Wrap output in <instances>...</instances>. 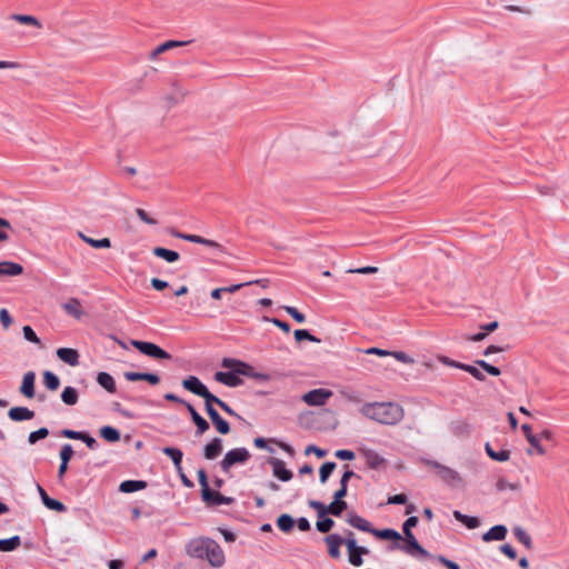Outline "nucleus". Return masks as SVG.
I'll use <instances>...</instances> for the list:
<instances>
[{
  "mask_svg": "<svg viewBox=\"0 0 569 569\" xmlns=\"http://www.w3.org/2000/svg\"><path fill=\"white\" fill-rule=\"evenodd\" d=\"M268 462L272 467L273 476L281 481H289L292 478V472L286 468V465L282 460L278 458H270Z\"/></svg>",
  "mask_w": 569,
  "mask_h": 569,
  "instance_id": "15",
  "label": "nucleus"
},
{
  "mask_svg": "<svg viewBox=\"0 0 569 569\" xmlns=\"http://www.w3.org/2000/svg\"><path fill=\"white\" fill-rule=\"evenodd\" d=\"M97 382L110 393H114L117 390L116 381L108 372H99L97 376Z\"/></svg>",
  "mask_w": 569,
  "mask_h": 569,
  "instance_id": "28",
  "label": "nucleus"
},
{
  "mask_svg": "<svg viewBox=\"0 0 569 569\" xmlns=\"http://www.w3.org/2000/svg\"><path fill=\"white\" fill-rule=\"evenodd\" d=\"M11 19L20 24L32 26L38 29L42 28V23L34 16L14 13L11 16Z\"/></svg>",
  "mask_w": 569,
  "mask_h": 569,
  "instance_id": "30",
  "label": "nucleus"
},
{
  "mask_svg": "<svg viewBox=\"0 0 569 569\" xmlns=\"http://www.w3.org/2000/svg\"><path fill=\"white\" fill-rule=\"evenodd\" d=\"M23 272V267L20 263L12 261L0 262V276H19Z\"/></svg>",
  "mask_w": 569,
  "mask_h": 569,
  "instance_id": "25",
  "label": "nucleus"
},
{
  "mask_svg": "<svg viewBox=\"0 0 569 569\" xmlns=\"http://www.w3.org/2000/svg\"><path fill=\"white\" fill-rule=\"evenodd\" d=\"M500 551L511 560H515L517 558V552L515 548L509 543L500 546Z\"/></svg>",
  "mask_w": 569,
  "mask_h": 569,
  "instance_id": "64",
  "label": "nucleus"
},
{
  "mask_svg": "<svg viewBox=\"0 0 569 569\" xmlns=\"http://www.w3.org/2000/svg\"><path fill=\"white\" fill-rule=\"evenodd\" d=\"M162 452L170 457L177 471L178 472H181V462H182V451L178 448H173V447H166L162 449Z\"/></svg>",
  "mask_w": 569,
  "mask_h": 569,
  "instance_id": "31",
  "label": "nucleus"
},
{
  "mask_svg": "<svg viewBox=\"0 0 569 569\" xmlns=\"http://www.w3.org/2000/svg\"><path fill=\"white\" fill-rule=\"evenodd\" d=\"M99 433L108 442H117L120 440L119 430L111 426L101 427Z\"/></svg>",
  "mask_w": 569,
  "mask_h": 569,
  "instance_id": "38",
  "label": "nucleus"
},
{
  "mask_svg": "<svg viewBox=\"0 0 569 569\" xmlns=\"http://www.w3.org/2000/svg\"><path fill=\"white\" fill-rule=\"evenodd\" d=\"M295 339L300 342L302 340H309L311 342H317L319 343L320 342V339H318L317 337L312 336L308 330H305V329H298L295 331Z\"/></svg>",
  "mask_w": 569,
  "mask_h": 569,
  "instance_id": "48",
  "label": "nucleus"
},
{
  "mask_svg": "<svg viewBox=\"0 0 569 569\" xmlns=\"http://www.w3.org/2000/svg\"><path fill=\"white\" fill-rule=\"evenodd\" d=\"M372 535L382 540H393L395 543H398L401 540V535L393 529H373Z\"/></svg>",
  "mask_w": 569,
  "mask_h": 569,
  "instance_id": "35",
  "label": "nucleus"
},
{
  "mask_svg": "<svg viewBox=\"0 0 569 569\" xmlns=\"http://www.w3.org/2000/svg\"><path fill=\"white\" fill-rule=\"evenodd\" d=\"M284 311L291 316L298 323H303L306 321V317L301 313L297 308L291 306H284Z\"/></svg>",
  "mask_w": 569,
  "mask_h": 569,
  "instance_id": "54",
  "label": "nucleus"
},
{
  "mask_svg": "<svg viewBox=\"0 0 569 569\" xmlns=\"http://www.w3.org/2000/svg\"><path fill=\"white\" fill-rule=\"evenodd\" d=\"M250 452L246 448H234L229 450L223 459L220 461V467L223 471H229L234 465H243L250 458Z\"/></svg>",
  "mask_w": 569,
  "mask_h": 569,
  "instance_id": "5",
  "label": "nucleus"
},
{
  "mask_svg": "<svg viewBox=\"0 0 569 569\" xmlns=\"http://www.w3.org/2000/svg\"><path fill=\"white\" fill-rule=\"evenodd\" d=\"M335 468H336V463L331 462V461L325 462L321 466V468L319 470V477H320L321 483H325L328 480V478L330 477V475L332 473Z\"/></svg>",
  "mask_w": 569,
  "mask_h": 569,
  "instance_id": "47",
  "label": "nucleus"
},
{
  "mask_svg": "<svg viewBox=\"0 0 569 569\" xmlns=\"http://www.w3.org/2000/svg\"><path fill=\"white\" fill-rule=\"evenodd\" d=\"M222 367L230 369V370L226 371V372H223V371L216 372L214 379L218 382L223 383L228 387H238V386L242 385L243 381L239 377L240 375L251 377L254 379L264 378L263 375L254 372V369L250 365H248L243 361L237 360V359L224 358L222 360Z\"/></svg>",
  "mask_w": 569,
  "mask_h": 569,
  "instance_id": "3",
  "label": "nucleus"
},
{
  "mask_svg": "<svg viewBox=\"0 0 569 569\" xmlns=\"http://www.w3.org/2000/svg\"><path fill=\"white\" fill-rule=\"evenodd\" d=\"M333 525H335V521L331 518L323 517V518H321V520H318L316 522V528L318 531H320L322 533H327L331 530Z\"/></svg>",
  "mask_w": 569,
  "mask_h": 569,
  "instance_id": "49",
  "label": "nucleus"
},
{
  "mask_svg": "<svg viewBox=\"0 0 569 569\" xmlns=\"http://www.w3.org/2000/svg\"><path fill=\"white\" fill-rule=\"evenodd\" d=\"M521 429L526 436L527 441L535 448V450L543 456L546 453L545 448L539 443L538 438L532 435V428L531 426L523 423L521 426Z\"/></svg>",
  "mask_w": 569,
  "mask_h": 569,
  "instance_id": "26",
  "label": "nucleus"
},
{
  "mask_svg": "<svg viewBox=\"0 0 569 569\" xmlns=\"http://www.w3.org/2000/svg\"><path fill=\"white\" fill-rule=\"evenodd\" d=\"M131 346L138 349L141 353L153 358V359H163L169 360L171 359V355L168 353L166 350L157 346L156 343L148 342V341H141V340H131Z\"/></svg>",
  "mask_w": 569,
  "mask_h": 569,
  "instance_id": "6",
  "label": "nucleus"
},
{
  "mask_svg": "<svg viewBox=\"0 0 569 569\" xmlns=\"http://www.w3.org/2000/svg\"><path fill=\"white\" fill-rule=\"evenodd\" d=\"M186 408H187L188 412L190 413V417H191L193 423L197 427L196 436L197 437L202 436L204 432H207L209 430V428H210L209 422L197 412V410L193 408L192 405L186 403Z\"/></svg>",
  "mask_w": 569,
  "mask_h": 569,
  "instance_id": "16",
  "label": "nucleus"
},
{
  "mask_svg": "<svg viewBox=\"0 0 569 569\" xmlns=\"http://www.w3.org/2000/svg\"><path fill=\"white\" fill-rule=\"evenodd\" d=\"M497 328L498 321L490 322L489 325L483 327V329L486 330L485 332L476 333L473 336H470L468 339L472 341H480L487 336L488 332L493 331Z\"/></svg>",
  "mask_w": 569,
  "mask_h": 569,
  "instance_id": "52",
  "label": "nucleus"
},
{
  "mask_svg": "<svg viewBox=\"0 0 569 569\" xmlns=\"http://www.w3.org/2000/svg\"><path fill=\"white\" fill-rule=\"evenodd\" d=\"M182 387L196 396L201 397L208 389L196 376H189L182 380Z\"/></svg>",
  "mask_w": 569,
  "mask_h": 569,
  "instance_id": "17",
  "label": "nucleus"
},
{
  "mask_svg": "<svg viewBox=\"0 0 569 569\" xmlns=\"http://www.w3.org/2000/svg\"><path fill=\"white\" fill-rule=\"evenodd\" d=\"M72 455H73V449H72L71 445H69V443L63 445L60 450L61 462H69L70 459L72 458Z\"/></svg>",
  "mask_w": 569,
  "mask_h": 569,
  "instance_id": "55",
  "label": "nucleus"
},
{
  "mask_svg": "<svg viewBox=\"0 0 569 569\" xmlns=\"http://www.w3.org/2000/svg\"><path fill=\"white\" fill-rule=\"evenodd\" d=\"M171 234L173 237L178 238V239H182V240H186V241H189V242L199 243V244H203V246H207V247H210V248H216L218 250H222V247H221L220 243H218L217 241L203 238L201 236L189 234V233H181V232H178V231H174V230L171 231Z\"/></svg>",
  "mask_w": 569,
  "mask_h": 569,
  "instance_id": "11",
  "label": "nucleus"
},
{
  "mask_svg": "<svg viewBox=\"0 0 569 569\" xmlns=\"http://www.w3.org/2000/svg\"><path fill=\"white\" fill-rule=\"evenodd\" d=\"M197 476H198V481H199L200 487H201L202 499H207L208 497H210V490H211L209 488L207 473H206V471L203 469H199L198 472H197Z\"/></svg>",
  "mask_w": 569,
  "mask_h": 569,
  "instance_id": "44",
  "label": "nucleus"
},
{
  "mask_svg": "<svg viewBox=\"0 0 569 569\" xmlns=\"http://www.w3.org/2000/svg\"><path fill=\"white\" fill-rule=\"evenodd\" d=\"M22 332L26 340L33 343H40V339L38 338V336L30 326H24L22 328Z\"/></svg>",
  "mask_w": 569,
  "mask_h": 569,
  "instance_id": "56",
  "label": "nucleus"
},
{
  "mask_svg": "<svg viewBox=\"0 0 569 569\" xmlns=\"http://www.w3.org/2000/svg\"><path fill=\"white\" fill-rule=\"evenodd\" d=\"M346 508H347L346 501L336 500V499H333V501L327 506L328 513H330L332 516H337V517L340 516Z\"/></svg>",
  "mask_w": 569,
  "mask_h": 569,
  "instance_id": "46",
  "label": "nucleus"
},
{
  "mask_svg": "<svg viewBox=\"0 0 569 569\" xmlns=\"http://www.w3.org/2000/svg\"><path fill=\"white\" fill-rule=\"evenodd\" d=\"M221 451H222V439L216 437L203 447V457L207 460H213L221 453Z\"/></svg>",
  "mask_w": 569,
  "mask_h": 569,
  "instance_id": "22",
  "label": "nucleus"
},
{
  "mask_svg": "<svg viewBox=\"0 0 569 569\" xmlns=\"http://www.w3.org/2000/svg\"><path fill=\"white\" fill-rule=\"evenodd\" d=\"M49 435V430L47 428H40L37 431H32L29 433L28 442L30 445H34L38 440L47 438Z\"/></svg>",
  "mask_w": 569,
  "mask_h": 569,
  "instance_id": "50",
  "label": "nucleus"
},
{
  "mask_svg": "<svg viewBox=\"0 0 569 569\" xmlns=\"http://www.w3.org/2000/svg\"><path fill=\"white\" fill-rule=\"evenodd\" d=\"M78 391L73 387H66L61 393V400L68 406H74L78 402Z\"/></svg>",
  "mask_w": 569,
  "mask_h": 569,
  "instance_id": "41",
  "label": "nucleus"
},
{
  "mask_svg": "<svg viewBox=\"0 0 569 569\" xmlns=\"http://www.w3.org/2000/svg\"><path fill=\"white\" fill-rule=\"evenodd\" d=\"M136 213H137V216L139 217V219H140L141 221H143L144 223H148V224H151V226H153V224H156V223H157V220L152 219V218L148 214V212H147L146 210L141 209V208H137V209H136Z\"/></svg>",
  "mask_w": 569,
  "mask_h": 569,
  "instance_id": "61",
  "label": "nucleus"
},
{
  "mask_svg": "<svg viewBox=\"0 0 569 569\" xmlns=\"http://www.w3.org/2000/svg\"><path fill=\"white\" fill-rule=\"evenodd\" d=\"M325 542L328 547V555L333 559H339L341 556L340 547L343 543L346 545V539L338 533H331L325 537Z\"/></svg>",
  "mask_w": 569,
  "mask_h": 569,
  "instance_id": "13",
  "label": "nucleus"
},
{
  "mask_svg": "<svg viewBox=\"0 0 569 569\" xmlns=\"http://www.w3.org/2000/svg\"><path fill=\"white\" fill-rule=\"evenodd\" d=\"M147 487V482L143 480H126L120 483L119 490L124 493H131L142 490Z\"/></svg>",
  "mask_w": 569,
  "mask_h": 569,
  "instance_id": "29",
  "label": "nucleus"
},
{
  "mask_svg": "<svg viewBox=\"0 0 569 569\" xmlns=\"http://www.w3.org/2000/svg\"><path fill=\"white\" fill-rule=\"evenodd\" d=\"M58 358L68 363L69 366H77L79 363V353L72 348H59L57 350Z\"/></svg>",
  "mask_w": 569,
  "mask_h": 569,
  "instance_id": "24",
  "label": "nucleus"
},
{
  "mask_svg": "<svg viewBox=\"0 0 569 569\" xmlns=\"http://www.w3.org/2000/svg\"><path fill=\"white\" fill-rule=\"evenodd\" d=\"M186 553L194 559L207 560L212 568H221L226 557L220 545L209 537H197L186 543Z\"/></svg>",
  "mask_w": 569,
  "mask_h": 569,
  "instance_id": "1",
  "label": "nucleus"
},
{
  "mask_svg": "<svg viewBox=\"0 0 569 569\" xmlns=\"http://www.w3.org/2000/svg\"><path fill=\"white\" fill-rule=\"evenodd\" d=\"M390 356L395 357L398 361L402 363L411 365L415 362V360L409 355L402 351L391 352Z\"/></svg>",
  "mask_w": 569,
  "mask_h": 569,
  "instance_id": "62",
  "label": "nucleus"
},
{
  "mask_svg": "<svg viewBox=\"0 0 569 569\" xmlns=\"http://www.w3.org/2000/svg\"><path fill=\"white\" fill-rule=\"evenodd\" d=\"M309 507L317 511L318 518L321 519L328 515L327 506L317 500H310Z\"/></svg>",
  "mask_w": 569,
  "mask_h": 569,
  "instance_id": "53",
  "label": "nucleus"
},
{
  "mask_svg": "<svg viewBox=\"0 0 569 569\" xmlns=\"http://www.w3.org/2000/svg\"><path fill=\"white\" fill-rule=\"evenodd\" d=\"M152 253L156 257H159L170 263L174 262L179 259V253L177 251H173V250H170L167 248H162V247L153 248Z\"/></svg>",
  "mask_w": 569,
  "mask_h": 569,
  "instance_id": "33",
  "label": "nucleus"
},
{
  "mask_svg": "<svg viewBox=\"0 0 569 569\" xmlns=\"http://www.w3.org/2000/svg\"><path fill=\"white\" fill-rule=\"evenodd\" d=\"M8 417L17 422L31 420L34 417V411L27 407H13L9 410Z\"/></svg>",
  "mask_w": 569,
  "mask_h": 569,
  "instance_id": "23",
  "label": "nucleus"
},
{
  "mask_svg": "<svg viewBox=\"0 0 569 569\" xmlns=\"http://www.w3.org/2000/svg\"><path fill=\"white\" fill-rule=\"evenodd\" d=\"M206 411L219 433H221V435L229 433L230 426H229L228 421L222 419L214 408H208V409H206Z\"/></svg>",
  "mask_w": 569,
  "mask_h": 569,
  "instance_id": "20",
  "label": "nucleus"
},
{
  "mask_svg": "<svg viewBox=\"0 0 569 569\" xmlns=\"http://www.w3.org/2000/svg\"><path fill=\"white\" fill-rule=\"evenodd\" d=\"M453 517H455L456 520H458L459 522L463 523L469 529H475L480 523V521H479V519L477 517H471V516L463 515V513H461L458 510L453 511Z\"/></svg>",
  "mask_w": 569,
  "mask_h": 569,
  "instance_id": "37",
  "label": "nucleus"
},
{
  "mask_svg": "<svg viewBox=\"0 0 569 569\" xmlns=\"http://www.w3.org/2000/svg\"><path fill=\"white\" fill-rule=\"evenodd\" d=\"M417 523H418V518H417V517H415V516L409 517V518L405 521V523H403V526H402V530H403L405 536L413 535V533L411 532V528H412V527H416V526H417Z\"/></svg>",
  "mask_w": 569,
  "mask_h": 569,
  "instance_id": "58",
  "label": "nucleus"
},
{
  "mask_svg": "<svg viewBox=\"0 0 569 569\" xmlns=\"http://www.w3.org/2000/svg\"><path fill=\"white\" fill-rule=\"evenodd\" d=\"M359 412L380 425L396 426L405 418V409L397 402H366Z\"/></svg>",
  "mask_w": 569,
  "mask_h": 569,
  "instance_id": "2",
  "label": "nucleus"
},
{
  "mask_svg": "<svg viewBox=\"0 0 569 569\" xmlns=\"http://www.w3.org/2000/svg\"><path fill=\"white\" fill-rule=\"evenodd\" d=\"M21 545L19 536H13L8 539H0V551L9 552L16 550Z\"/></svg>",
  "mask_w": 569,
  "mask_h": 569,
  "instance_id": "40",
  "label": "nucleus"
},
{
  "mask_svg": "<svg viewBox=\"0 0 569 569\" xmlns=\"http://www.w3.org/2000/svg\"><path fill=\"white\" fill-rule=\"evenodd\" d=\"M460 369L469 372L478 380L485 379L483 375L481 373V371L479 370V368L477 366H470V365L462 363V366H460Z\"/></svg>",
  "mask_w": 569,
  "mask_h": 569,
  "instance_id": "57",
  "label": "nucleus"
},
{
  "mask_svg": "<svg viewBox=\"0 0 569 569\" xmlns=\"http://www.w3.org/2000/svg\"><path fill=\"white\" fill-rule=\"evenodd\" d=\"M192 40H188V41H178V40H168L161 44H159L158 47H156L148 56L149 60L151 61H154L158 59V57L164 52H167L168 50H171L173 48H178V47H182V46H187L189 43H191Z\"/></svg>",
  "mask_w": 569,
  "mask_h": 569,
  "instance_id": "14",
  "label": "nucleus"
},
{
  "mask_svg": "<svg viewBox=\"0 0 569 569\" xmlns=\"http://www.w3.org/2000/svg\"><path fill=\"white\" fill-rule=\"evenodd\" d=\"M34 380L36 373L33 371H28L23 375L20 392L26 398L30 399L34 397Z\"/></svg>",
  "mask_w": 569,
  "mask_h": 569,
  "instance_id": "21",
  "label": "nucleus"
},
{
  "mask_svg": "<svg viewBox=\"0 0 569 569\" xmlns=\"http://www.w3.org/2000/svg\"><path fill=\"white\" fill-rule=\"evenodd\" d=\"M522 485L519 479L509 480L506 475L500 477V492L510 491L517 498L520 497Z\"/></svg>",
  "mask_w": 569,
  "mask_h": 569,
  "instance_id": "18",
  "label": "nucleus"
},
{
  "mask_svg": "<svg viewBox=\"0 0 569 569\" xmlns=\"http://www.w3.org/2000/svg\"><path fill=\"white\" fill-rule=\"evenodd\" d=\"M63 310L74 317L76 319H80L82 316H83V311H82V308H81V303L78 299L76 298H72V299H69L63 306H62Z\"/></svg>",
  "mask_w": 569,
  "mask_h": 569,
  "instance_id": "27",
  "label": "nucleus"
},
{
  "mask_svg": "<svg viewBox=\"0 0 569 569\" xmlns=\"http://www.w3.org/2000/svg\"><path fill=\"white\" fill-rule=\"evenodd\" d=\"M406 545L393 543L390 550L400 549L410 556H415L416 553L426 555V550L419 545L413 535L406 536Z\"/></svg>",
  "mask_w": 569,
  "mask_h": 569,
  "instance_id": "9",
  "label": "nucleus"
},
{
  "mask_svg": "<svg viewBox=\"0 0 569 569\" xmlns=\"http://www.w3.org/2000/svg\"><path fill=\"white\" fill-rule=\"evenodd\" d=\"M450 429L457 437L468 436L471 432V426L466 421H455L451 423Z\"/></svg>",
  "mask_w": 569,
  "mask_h": 569,
  "instance_id": "39",
  "label": "nucleus"
},
{
  "mask_svg": "<svg viewBox=\"0 0 569 569\" xmlns=\"http://www.w3.org/2000/svg\"><path fill=\"white\" fill-rule=\"evenodd\" d=\"M206 503L212 505V506H220V505H231L233 502V498L226 497L220 495L219 492L210 490V497L207 499H202Z\"/></svg>",
  "mask_w": 569,
  "mask_h": 569,
  "instance_id": "34",
  "label": "nucleus"
},
{
  "mask_svg": "<svg viewBox=\"0 0 569 569\" xmlns=\"http://www.w3.org/2000/svg\"><path fill=\"white\" fill-rule=\"evenodd\" d=\"M346 547L348 550L349 562L355 567H360L363 563L362 556L370 553L369 549L357 545L353 532L348 531L346 538Z\"/></svg>",
  "mask_w": 569,
  "mask_h": 569,
  "instance_id": "4",
  "label": "nucleus"
},
{
  "mask_svg": "<svg viewBox=\"0 0 569 569\" xmlns=\"http://www.w3.org/2000/svg\"><path fill=\"white\" fill-rule=\"evenodd\" d=\"M263 321H267V322H271L273 323L274 326H277L278 328H280L282 331H284L286 333H288L290 331V326L288 322H284V321H281L277 318H268V317H263Z\"/></svg>",
  "mask_w": 569,
  "mask_h": 569,
  "instance_id": "60",
  "label": "nucleus"
},
{
  "mask_svg": "<svg viewBox=\"0 0 569 569\" xmlns=\"http://www.w3.org/2000/svg\"><path fill=\"white\" fill-rule=\"evenodd\" d=\"M277 526L281 531L288 533L293 529L295 520L290 515L283 513L278 517Z\"/></svg>",
  "mask_w": 569,
  "mask_h": 569,
  "instance_id": "42",
  "label": "nucleus"
},
{
  "mask_svg": "<svg viewBox=\"0 0 569 569\" xmlns=\"http://www.w3.org/2000/svg\"><path fill=\"white\" fill-rule=\"evenodd\" d=\"M512 532H513V536L516 537V539L520 543H522L527 549L532 548V539H531L530 535L522 527L516 526L512 529Z\"/></svg>",
  "mask_w": 569,
  "mask_h": 569,
  "instance_id": "36",
  "label": "nucleus"
},
{
  "mask_svg": "<svg viewBox=\"0 0 569 569\" xmlns=\"http://www.w3.org/2000/svg\"><path fill=\"white\" fill-rule=\"evenodd\" d=\"M340 395L343 399L350 402L359 403L361 401L360 396L356 391L341 390Z\"/></svg>",
  "mask_w": 569,
  "mask_h": 569,
  "instance_id": "59",
  "label": "nucleus"
},
{
  "mask_svg": "<svg viewBox=\"0 0 569 569\" xmlns=\"http://www.w3.org/2000/svg\"><path fill=\"white\" fill-rule=\"evenodd\" d=\"M78 236H79L80 239H82L86 243H88L92 248L102 249V248H110L111 247V241H110L109 238H102V239L96 240L93 238H90V237L86 236L81 231L78 232Z\"/></svg>",
  "mask_w": 569,
  "mask_h": 569,
  "instance_id": "32",
  "label": "nucleus"
},
{
  "mask_svg": "<svg viewBox=\"0 0 569 569\" xmlns=\"http://www.w3.org/2000/svg\"><path fill=\"white\" fill-rule=\"evenodd\" d=\"M333 392L329 389H312L302 395L301 400L308 406H323L332 397Z\"/></svg>",
  "mask_w": 569,
  "mask_h": 569,
  "instance_id": "7",
  "label": "nucleus"
},
{
  "mask_svg": "<svg viewBox=\"0 0 569 569\" xmlns=\"http://www.w3.org/2000/svg\"><path fill=\"white\" fill-rule=\"evenodd\" d=\"M351 527L361 530L363 532H368L372 535L373 527L371 523L366 520L365 518L360 517L359 515L352 512L348 515V518L346 520Z\"/></svg>",
  "mask_w": 569,
  "mask_h": 569,
  "instance_id": "19",
  "label": "nucleus"
},
{
  "mask_svg": "<svg viewBox=\"0 0 569 569\" xmlns=\"http://www.w3.org/2000/svg\"><path fill=\"white\" fill-rule=\"evenodd\" d=\"M42 503L50 510L57 511V512H64L67 510L66 506L60 502L59 500H56L53 498H50L49 496L43 497Z\"/></svg>",
  "mask_w": 569,
  "mask_h": 569,
  "instance_id": "45",
  "label": "nucleus"
},
{
  "mask_svg": "<svg viewBox=\"0 0 569 569\" xmlns=\"http://www.w3.org/2000/svg\"><path fill=\"white\" fill-rule=\"evenodd\" d=\"M358 450L360 455L365 458L366 463L370 469H378L382 467L386 462L385 458H382L376 450L371 448L362 446Z\"/></svg>",
  "mask_w": 569,
  "mask_h": 569,
  "instance_id": "10",
  "label": "nucleus"
},
{
  "mask_svg": "<svg viewBox=\"0 0 569 569\" xmlns=\"http://www.w3.org/2000/svg\"><path fill=\"white\" fill-rule=\"evenodd\" d=\"M61 435L64 437V438H68V439H73V440H81L83 441L87 447L91 450H94L98 448V442L97 440L91 437L89 433L87 432H83V431H74V430H71V429H63L61 431Z\"/></svg>",
  "mask_w": 569,
  "mask_h": 569,
  "instance_id": "12",
  "label": "nucleus"
},
{
  "mask_svg": "<svg viewBox=\"0 0 569 569\" xmlns=\"http://www.w3.org/2000/svg\"><path fill=\"white\" fill-rule=\"evenodd\" d=\"M43 383L44 386L51 390L56 391L60 386V380L57 375H54L51 371H44L43 372Z\"/></svg>",
  "mask_w": 569,
  "mask_h": 569,
  "instance_id": "43",
  "label": "nucleus"
},
{
  "mask_svg": "<svg viewBox=\"0 0 569 569\" xmlns=\"http://www.w3.org/2000/svg\"><path fill=\"white\" fill-rule=\"evenodd\" d=\"M201 397L204 399L206 409L213 408V405L219 406L220 402H222L220 398L211 393L208 389Z\"/></svg>",
  "mask_w": 569,
  "mask_h": 569,
  "instance_id": "51",
  "label": "nucleus"
},
{
  "mask_svg": "<svg viewBox=\"0 0 569 569\" xmlns=\"http://www.w3.org/2000/svg\"><path fill=\"white\" fill-rule=\"evenodd\" d=\"M427 465L432 468H436L438 470V476L450 486H458L462 482V478L458 471L447 466H443L437 461H428Z\"/></svg>",
  "mask_w": 569,
  "mask_h": 569,
  "instance_id": "8",
  "label": "nucleus"
},
{
  "mask_svg": "<svg viewBox=\"0 0 569 569\" xmlns=\"http://www.w3.org/2000/svg\"><path fill=\"white\" fill-rule=\"evenodd\" d=\"M147 373L148 372L127 371L123 373V376L128 381H139V380H146Z\"/></svg>",
  "mask_w": 569,
  "mask_h": 569,
  "instance_id": "63",
  "label": "nucleus"
}]
</instances>
